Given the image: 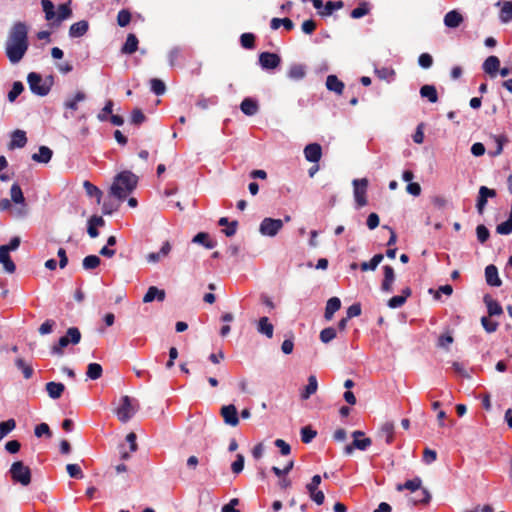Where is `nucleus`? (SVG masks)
<instances>
[{
    "instance_id": "f257e3e1",
    "label": "nucleus",
    "mask_w": 512,
    "mask_h": 512,
    "mask_svg": "<svg viewBox=\"0 0 512 512\" xmlns=\"http://www.w3.org/2000/svg\"><path fill=\"white\" fill-rule=\"evenodd\" d=\"M28 27L23 22H17L11 28L6 41V55L12 64L21 61L28 50Z\"/></svg>"
},
{
    "instance_id": "f03ea898",
    "label": "nucleus",
    "mask_w": 512,
    "mask_h": 512,
    "mask_svg": "<svg viewBox=\"0 0 512 512\" xmlns=\"http://www.w3.org/2000/svg\"><path fill=\"white\" fill-rule=\"evenodd\" d=\"M138 183V177L130 171L117 174L110 187V194L122 201L133 192Z\"/></svg>"
},
{
    "instance_id": "7ed1b4c3",
    "label": "nucleus",
    "mask_w": 512,
    "mask_h": 512,
    "mask_svg": "<svg viewBox=\"0 0 512 512\" xmlns=\"http://www.w3.org/2000/svg\"><path fill=\"white\" fill-rule=\"evenodd\" d=\"M41 5L45 13V19L51 27H58L64 20L71 17L72 11L67 4L59 5L57 11L50 0H42Z\"/></svg>"
},
{
    "instance_id": "20e7f679",
    "label": "nucleus",
    "mask_w": 512,
    "mask_h": 512,
    "mask_svg": "<svg viewBox=\"0 0 512 512\" xmlns=\"http://www.w3.org/2000/svg\"><path fill=\"white\" fill-rule=\"evenodd\" d=\"M81 340V332L77 327H70L66 335L59 338L58 342L50 349L52 355L62 356L64 348L69 344L77 345Z\"/></svg>"
},
{
    "instance_id": "39448f33",
    "label": "nucleus",
    "mask_w": 512,
    "mask_h": 512,
    "mask_svg": "<svg viewBox=\"0 0 512 512\" xmlns=\"http://www.w3.org/2000/svg\"><path fill=\"white\" fill-rule=\"evenodd\" d=\"M27 81L30 87V90L39 96H45L49 93L51 86H52V78L48 77L43 79L41 75L35 72H31L28 77Z\"/></svg>"
},
{
    "instance_id": "423d86ee",
    "label": "nucleus",
    "mask_w": 512,
    "mask_h": 512,
    "mask_svg": "<svg viewBox=\"0 0 512 512\" xmlns=\"http://www.w3.org/2000/svg\"><path fill=\"white\" fill-rule=\"evenodd\" d=\"M10 195L11 201L14 202L16 205H19V207L11 211L12 216L15 218L26 217L28 215V207L25 202V198L21 190V187L17 183L11 186Z\"/></svg>"
},
{
    "instance_id": "0eeeda50",
    "label": "nucleus",
    "mask_w": 512,
    "mask_h": 512,
    "mask_svg": "<svg viewBox=\"0 0 512 512\" xmlns=\"http://www.w3.org/2000/svg\"><path fill=\"white\" fill-rule=\"evenodd\" d=\"M137 410V402L129 396H123L116 409V415L121 422L125 423L134 416Z\"/></svg>"
},
{
    "instance_id": "6e6552de",
    "label": "nucleus",
    "mask_w": 512,
    "mask_h": 512,
    "mask_svg": "<svg viewBox=\"0 0 512 512\" xmlns=\"http://www.w3.org/2000/svg\"><path fill=\"white\" fill-rule=\"evenodd\" d=\"M10 475L14 482L28 486L31 482V470L22 461L14 462L10 467Z\"/></svg>"
},
{
    "instance_id": "1a4fd4ad",
    "label": "nucleus",
    "mask_w": 512,
    "mask_h": 512,
    "mask_svg": "<svg viewBox=\"0 0 512 512\" xmlns=\"http://www.w3.org/2000/svg\"><path fill=\"white\" fill-rule=\"evenodd\" d=\"M368 179H354L352 181L353 185V195L355 202L358 208L364 207L367 205V188H368Z\"/></svg>"
},
{
    "instance_id": "9d476101",
    "label": "nucleus",
    "mask_w": 512,
    "mask_h": 512,
    "mask_svg": "<svg viewBox=\"0 0 512 512\" xmlns=\"http://www.w3.org/2000/svg\"><path fill=\"white\" fill-rule=\"evenodd\" d=\"M283 225V220L267 217L261 221L259 232L263 236L274 237L283 228Z\"/></svg>"
},
{
    "instance_id": "9b49d317",
    "label": "nucleus",
    "mask_w": 512,
    "mask_h": 512,
    "mask_svg": "<svg viewBox=\"0 0 512 512\" xmlns=\"http://www.w3.org/2000/svg\"><path fill=\"white\" fill-rule=\"evenodd\" d=\"M352 436L354 438L353 443L350 445H347L344 448V453L347 455H351L353 453V450L359 449L361 451L366 450L371 445V439L364 437V433L362 431H354L352 433Z\"/></svg>"
},
{
    "instance_id": "f8f14e48",
    "label": "nucleus",
    "mask_w": 512,
    "mask_h": 512,
    "mask_svg": "<svg viewBox=\"0 0 512 512\" xmlns=\"http://www.w3.org/2000/svg\"><path fill=\"white\" fill-rule=\"evenodd\" d=\"M321 476L314 475L311 479V482L306 485L307 492L312 501H314L317 505H321L324 503L325 496L321 490H318V487L321 483Z\"/></svg>"
},
{
    "instance_id": "ddd939ff",
    "label": "nucleus",
    "mask_w": 512,
    "mask_h": 512,
    "mask_svg": "<svg viewBox=\"0 0 512 512\" xmlns=\"http://www.w3.org/2000/svg\"><path fill=\"white\" fill-rule=\"evenodd\" d=\"M280 62L281 58L275 53L262 52L259 55V64L264 70L275 69L279 66Z\"/></svg>"
},
{
    "instance_id": "4468645a",
    "label": "nucleus",
    "mask_w": 512,
    "mask_h": 512,
    "mask_svg": "<svg viewBox=\"0 0 512 512\" xmlns=\"http://www.w3.org/2000/svg\"><path fill=\"white\" fill-rule=\"evenodd\" d=\"M221 416L225 424L229 426L235 427L239 424L237 409L233 404L223 406L221 408Z\"/></svg>"
},
{
    "instance_id": "2eb2a0df",
    "label": "nucleus",
    "mask_w": 512,
    "mask_h": 512,
    "mask_svg": "<svg viewBox=\"0 0 512 512\" xmlns=\"http://www.w3.org/2000/svg\"><path fill=\"white\" fill-rule=\"evenodd\" d=\"M171 250H172L171 243L169 241H165V242H163V244L158 252H151V253L147 254L146 260L148 263H152V264L158 263L161 260H163L164 258H166L170 254Z\"/></svg>"
},
{
    "instance_id": "dca6fc26",
    "label": "nucleus",
    "mask_w": 512,
    "mask_h": 512,
    "mask_svg": "<svg viewBox=\"0 0 512 512\" xmlns=\"http://www.w3.org/2000/svg\"><path fill=\"white\" fill-rule=\"evenodd\" d=\"M464 21L463 15L458 10H451L445 14L443 22L447 28H457Z\"/></svg>"
},
{
    "instance_id": "f3484780",
    "label": "nucleus",
    "mask_w": 512,
    "mask_h": 512,
    "mask_svg": "<svg viewBox=\"0 0 512 512\" xmlns=\"http://www.w3.org/2000/svg\"><path fill=\"white\" fill-rule=\"evenodd\" d=\"M496 196V192L495 190L493 189H489L487 188L486 186H481L480 189H479V196H478V200H477V210L480 214L483 213L484 211V208L486 206V203H487V199L490 197V198H493Z\"/></svg>"
},
{
    "instance_id": "a211bd4d",
    "label": "nucleus",
    "mask_w": 512,
    "mask_h": 512,
    "mask_svg": "<svg viewBox=\"0 0 512 512\" xmlns=\"http://www.w3.org/2000/svg\"><path fill=\"white\" fill-rule=\"evenodd\" d=\"M304 155L307 161L317 163L322 156L321 146L317 143L308 144L304 149Z\"/></svg>"
},
{
    "instance_id": "6ab92c4d",
    "label": "nucleus",
    "mask_w": 512,
    "mask_h": 512,
    "mask_svg": "<svg viewBox=\"0 0 512 512\" xmlns=\"http://www.w3.org/2000/svg\"><path fill=\"white\" fill-rule=\"evenodd\" d=\"M383 271L384 279L381 284V290L385 293H390L392 291V286L395 281L394 269L391 266L386 265L383 267Z\"/></svg>"
},
{
    "instance_id": "aec40b11",
    "label": "nucleus",
    "mask_w": 512,
    "mask_h": 512,
    "mask_svg": "<svg viewBox=\"0 0 512 512\" xmlns=\"http://www.w3.org/2000/svg\"><path fill=\"white\" fill-rule=\"evenodd\" d=\"M485 279L490 286L499 287L502 284L498 275V269L492 264L485 268Z\"/></svg>"
},
{
    "instance_id": "412c9836",
    "label": "nucleus",
    "mask_w": 512,
    "mask_h": 512,
    "mask_svg": "<svg viewBox=\"0 0 512 512\" xmlns=\"http://www.w3.org/2000/svg\"><path fill=\"white\" fill-rule=\"evenodd\" d=\"M27 143L26 133L23 130H15L11 135L9 149L23 148Z\"/></svg>"
},
{
    "instance_id": "4be33fe9",
    "label": "nucleus",
    "mask_w": 512,
    "mask_h": 512,
    "mask_svg": "<svg viewBox=\"0 0 512 512\" xmlns=\"http://www.w3.org/2000/svg\"><path fill=\"white\" fill-rule=\"evenodd\" d=\"M165 291L162 289H159L155 286H151L148 288L146 294L143 297L144 303H150L154 300L163 301L165 299Z\"/></svg>"
},
{
    "instance_id": "5701e85b",
    "label": "nucleus",
    "mask_w": 512,
    "mask_h": 512,
    "mask_svg": "<svg viewBox=\"0 0 512 512\" xmlns=\"http://www.w3.org/2000/svg\"><path fill=\"white\" fill-rule=\"evenodd\" d=\"M0 264L3 265V268L7 273L11 274L15 272L16 266L12 261L6 247H0Z\"/></svg>"
},
{
    "instance_id": "b1692460",
    "label": "nucleus",
    "mask_w": 512,
    "mask_h": 512,
    "mask_svg": "<svg viewBox=\"0 0 512 512\" xmlns=\"http://www.w3.org/2000/svg\"><path fill=\"white\" fill-rule=\"evenodd\" d=\"M257 331L265 335L267 338H272L274 333V326L269 321L268 317H261L257 323Z\"/></svg>"
},
{
    "instance_id": "393cba45",
    "label": "nucleus",
    "mask_w": 512,
    "mask_h": 512,
    "mask_svg": "<svg viewBox=\"0 0 512 512\" xmlns=\"http://www.w3.org/2000/svg\"><path fill=\"white\" fill-rule=\"evenodd\" d=\"M483 300L487 307L489 316H498L503 313L501 305L496 300H494L490 295H485Z\"/></svg>"
},
{
    "instance_id": "a878e982",
    "label": "nucleus",
    "mask_w": 512,
    "mask_h": 512,
    "mask_svg": "<svg viewBox=\"0 0 512 512\" xmlns=\"http://www.w3.org/2000/svg\"><path fill=\"white\" fill-rule=\"evenodd\" d=\"M500 60L496 56H489L483 63V70L485 73L490 76H495L496 72L499 70Z\"/></svg>"
},
{
    "instance_id": "bb28decb",
    "label": "nucleus",
    "mask_w": 512,
    "mask_h": 512,
    "mask_svg": "<svg viewBox=\"0 0 512 512\" xmlns=\"http://www.w3.org/2000/svg\"><path fill=\"white\" fill-rule=\"evenodd\" d=\"M46 391L51 399H58L65 390L64 384L60 382H48L45 386Z\"/></svg>"
},
{
    "instance_id": "cd10ccee",
    "label": "nucleus",
    "mask_w": 512,
    "mask_h": 512,
    "mask_svg": "<svg viewBox=\"0 0 512 512\" xmlns=\"http://www.w3.org/2000/svg\"><path fill=\"white\" fill-rule=\"evenodd\" d=\"M318 389V382L315 375H310L308 377V384L301 392V399L307 400L311 395L315 394Z\"/></svg>"
},
{
    "instance_id": "c85d7f7f",
    "label": "nucleus",
    "mask_w": 512,
    "mask_h": 512,
    "mask_svg": "<svg viewBox=\"0 0 512 512\" xmlns=\"http://www.w3.org/2000/svg\"><path fill=\"white\" fill-rule=\"evenodd\" d=\"M414 493H415V496H411L408 498V501L412 505L427 504L430 501L431 495L427 489L421 488Z\"/></svg>"
},
{
    "instance_id": "c756f323",
    "label": "nucleus",
    "mask_w": 512,
    "mask_h": 512,
    "mask_svg": "<svg viewBox=\"0 0 512 512\" xmlns=\"http://www.w3.org/2000/svg\"><path fill=\"white\" fill-rule=\"evenodd\" d=\"M104 224H105V221L102 217L92 216L88 220L87 232H88L89 236L91 238H96L99 235L97 227H102Z\"/></svg>"
},
{
    "instance_id": "7c9ffc66",
    "label": "nucleus",
    "mask_w": 512,
    "mask_h": 512,
    "mask_svg": "<svg viewBox=\"0 0 512 512\" xmlns=\"http://www.w3.org/2000/svg\"><path fill=\"white\" fill-rule=\"evenodd\" d=\"M88 30V22L81 20L70 26L69 36L72 38L82 37Z\"/></svg>"
},
{
    "instance_id": "2f4dec72",
    "label": "nucleus",
    "mask_w": 512,
    "mask_h": 512,
    "mask_svg": "<svg viewBox=\"0 0 512 512\" xmlns=\"http://www.w3.org/2000/svg\"><path fill=\"white\" fill-rule=\"evenodd\" d=\"M85 99V93L78 91L73 97H69L65 100L64 107L68 110L76 111L78 110V103L84 101Z\"/></svg>"
},
{
    "instance_id": "473e14b6",
    "label": "nucleus",
    "mask_w": 512,
    "mask_h": 512,
    "mask_svg": "<svg viewBox=\"0 0 512 512\" xmlns=\"http://www.w3.org/2000/svg\"><path fill=\"white\" fill-rule=\"evenodd\" d=\"M498 6L501 5L499 19L502 23H508L512 20V2L504 1L503 3L498 2Z\"/></svg>"
},
{
    "instance_id": "72a5a7b5",
    "label": "nucleus",
    "mask_w": 512,
    "mask_h": 512,
    "mask_svg": "<svg viewBox=\"0 0 512 512\" xmlns=\"http://www.w3.org/2000/svg\"><path fill=\"white\" fill-rule=\"evenodd\" d=\"M341 307V301L338 297H332L327 301L325 308V318L331 320L334 313L337 312Z\"/></svg>"
},
{
    "instance_id": "f704fd0d",
    "label": "nucleus",
    "mask_w": 512,
    "mask_h": 512,
    "mask_svg": "<svg viewBox=\"0 0 512 512\" xmlns=\"http://www.w3.org/2000/svg\"><path fill=\"white\" fill-rule=\"evenodd\" d=\"M52 150L47 146H41L38 153L32 155V159L38 163H48L52 158Z\"/></svg>"
},
{
    "instance_id": "c9c22d12",
    "label": "nucleus",
    "mask_w": 512,
    "mask_h": 512,
    "mask_svg": "<svg viewBox=\"0 0 512 512\" xmlns=\"http://www.w3.org/2000/svg\"><path fill=\"white\" fill-rule=\"evenodd\" d=\"M411 295V290L409 288H405L403 291H402V295H397V296H393L389 301H388V306L392 309H396V308H399L401 307L402 305H404V303L406 302L407 298Z\"/></svg>"
},
{
    "instance_id": "e433bc0d",
    "label": "nucleus",
    "mask_w": 512,
    "mask_h": 512,
    "mask_svg": "<svg viewBox=\"0 0 512 512\" xmlns=\"http://www.w3.org/2000/svg\"><path fill=\"white\" fill-rule=\"evenodd\" d=\"M240 108L245 115L253 116L258 112V103L251 98H245L242 101Z\"/></svg>"
},
{
    "instance_id": "4c0bfd02",
    "label": "nucleus",
    "mask_w": 512,
    "mask_h": 512,
    "mask_svg": "<svg viewBox=\"0 0 512 512\" xmlns=\"http://www.w3.org/2000/svg\"><path fill=\"white\" fill-rule=\"evenodd\" d=\"M422 488V480L419 477H415L411 480H407L404 484H398L396 489L398 491H402L404 489L409 490L410 492H416Z\"/></svg>"
},
{
    "instance_id": "58836bf2",
    "label": "nucleus",
    "mask_w": 512,
    "mask_h": 512,
    "mask_svg": "<svg viewBox=\"0 0 512 512\" xmlns=\"http://www.w3.org/2000/svg\"><path fill=\"white\" fill-rule=\"evenodd\" d=\"M326 87L330 91L341 94L344 89V84L335 75H329L326 79Z\"/></svg>"
},
{
    "instance_id": "ea45409f",
    "label": "nucleus",
    "mask_w": 512,
    "mask_h": 512,
    "mask_svg": "<svg viewBox=\"0 0 512 512\" xmlns=\"http://www.w3.org/2000/svg\"><path fill=\"white\" fill-rule=\"evenodd\" d=\"M192 242L196 243V244H201L204 247H206L207 249H213L216 245V243L214 241H212L209 238V235L205 232H200V233L196 234L193 237Z\"/></svg>"
},
{
    "instance_id": "a19ab883",
    "label": "nucleus",
    "mask_w": 512,
    "mask_h": 512,
    "mask_svg": "<svg viewBox=\"0 0 512 512\" xmlns=\"http://www.w3.org/2000/svg\"><path fill=\"white\" fill-rule=\"evenodd\" d=\"M420 95L423 98H427L431 103L438 101L437 90L433 85H424L420 89Z\"/></svg>"
},
{
    "instance_id": "79ce46f5",
    "label": "nucleus",
    "mask_w": 512,
    "mask_h": 512,
    "mask_svg": "<svg viewBox=\"0 0 512 512\" xmlns=\"http://www.w3.org/2000/svg\"><path fill=\"white\" fill-rule=\"evenodd\" d=\"M103 369L98 363H90L87 366L86 376L88 379L97 380L102 376Z\"/></svg>"
},
{
    "instance_id": "37998d69",
    "label": "nucleus",
    "mask_w": 512,
    "mask_h": 512,
    "mask_svg": "<svg viewBox=\"0 0 512 512\" xmlns=\"http://www.w3.org/2000/svg\"><path fill=\"white\" fill-rule=\"evenodd\" d=\"M138 48V39L134 34H129L127 36L126 42L122 48L123 53L132 54Z\"/></svg>"
},
{
    "instance_id": "c03bdc74",
    "label": "nucleus",
    "mask_w": 512,
    "mask_h": 512,
    "mask_svg": "<svg viewBox=\"0 0 512 512\" xmlns=\"http://www.w3.org/2000/svg\"><path fill=\"white\" fill-rule=\"evenodd\" d=\"M383 255L376 254L372 257V259L368 262H362L360 268L362 271H374L377 266L382 262Z\"/></svg>"
},
{
    "instance_id": "a18cd8bd",
    "label": "nucleus",
    "mask_w": 512,
    "mask_h": 512,
    "mask_svg": "<svg viewBox=\"0 0 512 512\" xmlns=\"http://www.w3.org/2000/svg\"><path fill=\"white\" fill-rule=\"evenodd\" d=\"M306 74L305 67L300 64H294L289 68L288 77L292 80H301Z\"/></svg>"
},
{
    "instance_id": "49530a36",
    "label": "nucleus",
    "mask_w": 512,
    "mask_h": 512,
    "mask_svg": "<svg viewBox=\"0 0 512 512\" xmlns=\"http://www.w3.org/2000/svg\"><path fill=\"white\" fill-rule=\"evenodd\" d=\"M83 187L88 196L95 197L97 203H100L103 193L98 187H96L89 181H84Z\"/></svg>"
},
{
    "instance_id": "de8ad7c7",
    "label": "nucleus",
    "mask_w": 512,
    "mask_h": 512,
    "mask_svg": "<svg viewBox=\"0 0 512 512\" xmlns=\"http://www.w3.org/2000/svg\"><path fill=\"white\" fill-rule=\"evenodd\" d=\"M271 29L277 30L280 26H284L286 30H292L293 22L289 18H273L270 23Z\"/></svg>"
},
{
    "instance_id": "09e8293b",
    "label": "nucleus",
    "mask_w": 512,
    "mask_h": 512,
    "mask_svg": "<svg viewBox=\"0 0 512 512\" xmlns=\"http://www.w3.org/2000/svg\"><path fill=\"white\" fill-rule=\"evenodd\" d=\"M493 140H494V143H495L494 150H489L488 151V154L491 157H495V156L500 155L502 153V151H503V146H504L505 142L507 141V139L505 137H503V136H494Z\"/></svg>"
},
{
    "instance_id": "8fccbe9b",
    "label": "nucleus",
    "mask_w": 512,
    "mask_h": 512,
    "mask_svg": "<svg viewBox=\"0 0 512 512\" xmlns=\"http://www.w3.org/2000/svg\"><path fill=\"white\" fill-rule=\"evenodd\" d=\"M375 73L378 76V78L385 80L387 82L393 81L395 76L394 70L389 67L376 68Z\"/></svg>"
},
{
    "instance_id": "3c124183",
    "label": "nucleus",
    "mask_w": 512,
    "mask_h": 512,
    "mask_svg": "<svg viewBox=\"0 0 512 512\" xmlns=\"http://www.w3.org/2000/svg\"><path fill=\"white\" fill-rule=\"evenodd\" d=\"M100 258L96 255H89L83 259L82 265L85 270H92L100 265Z\"/></svg>"
},
{
    "instance_id": "603ef678",
    "label": "nucleus",
    "mask_w": 512,
    "mask_h": 512,
    "mask_svg": "<svg viewBox=\"0 0 512 512\" xmlns=\"http://www.w3.org/2000/svg\"><path fill=\"white\" fill-rule=\"evenodd\" d=\"M16 427V422L14 419H9L7 421L0 423V441L8 435L11 431H13Z\"/></svg>"
},
{
    "instance_id": "864d4df0",
    "label": "nucleus",
    "mask_w": 512,
    "mask_h": 512,
    "mask_svg": "<svg viewBox=\"0 0 512 512\" xmlns=\"http://www.w3.org/2000/svg\"><path fill=\"white\" fill-rule=\"evenodd\" d=\"M343 7V3L341 1L332 2L328 1L323 7V11L320 12L323 16L331 15L334 11L339 10Z\"/></svg>"
},
{
    "instance_id": "5fc2aeb1",
    "label": "nucleus",
    "mask_w": 512,
    "mask_h": 512,
    "mask_svg": "<svg viewBox=\"0 0 512 512\" xmlns=\"http://www.w3.org/2000/svg\"><path fill=\"white\" fill-rule=\"evenodd\" d=\"M113 101L107 100L105 103V106L102 108V110L98 113L97 118L99 121L104 122L108 120V115H110L113 111Z\"/></svg>"
},
{
    "instance_id": "6e6d98bb",
    "label": "nucleus",
    "mask_w": 512,
    "mask_h": 512,
    "mask_svg": "<svg viewBox=\"0 0 512 512\" xmlns=\"http://www.w3.org/2000/svg\"><path fill=\"white\" fill-rule=\"evenodd\" d=\"M151 91L156 95H162L165 93L166 86L160 79L154 78L150 81Z\"/></svg>"
},
{
    "instance_id": "4d7b16f0",
    "label": "nucleus",
    "mask_w": 512,
    "mask_h": 512,
    "mask_svg": "<svg viewBox=\"0 0 512 512\" xmlns=\"http://www.w3.org/2000/svg\"><path fill=\"white\" fill-rule=\"evenodd\" d=\"M336 330L333 327H328L320 332V340L327 344L336 337Z\"/></svg>"
},
{
    "instance_id": "13d9d810",
    "label": "nucleus",
    "mask_w": 512,
    "mask_h": 512,
    "mask_svg": "<svg viewBox=\"0 0 512 512\" xmlns=\"http://www.w3.org/2000/svg\"><path fill=\"white\" fill-rule=\"evenodd\" d=\"M245 458L242 454H237L235 461L231 464V470L234 474H239L244 469Z\"/></svg>"
},
{
    "instance_id": "bf43d9fd",
    "label": "nucleus",
    "mask_w": 512,
    "mask_h": 512,
    "mask_svg": "<svg viewBox=\"0 0 512 512\" xmlns=\"http://www.w3.org/2000/svg\"><path fill=\"white\" fill-rule=\"evenodd\" d=\"M217 97L216 96H212V97H200L198 99V101L196 102V105L201 108V109H207L209 108L210 106H213V105H216L217 104Z\"/></svg>"
},
{
    "instance_id": "052dcab7",
    "label": "nucleus",
    "mask_w": 512,
    "mask_h": 512,
    "mask_svg": "<svg viewBox=\"0 0 512 512\" xmlns=\"http://www.w3.org/2000/svg\"><path fill=\"white\" fill-rule=\"evenodd\" d=\"M496 232L501 235L511 234L512 233V220H510L508 218L506 221L498 224L496 227Z\"/></svg>"
},
{
    "instance_id": "680f3d73",
    "label": "nucleus",
    "mask_w": 512,
    "mask_h": 512,
    "mask_svg": "<svg viewBox=\"0 0 512 512\" xmlns=\"http://www.w3.org/2000/svg\"><path fill=\"white\" fill-rule=\"evenodd\" d=\"M381 432H382L383 435H385L386 442L388 444L391 443L392 440H393V435H394V425H393V423L386 422L385 424H383V426L381 427Z\"/></svg>"
},
{
    "instance_id": "e2e57ef3",
    "label": "nucleus",
    "mask_w": 512,
    "mask_h": 512,
    "mask_svg": "<svg viewBox=\"0 0 512 512\" xmlns=\"http://www.w3.org/2000/svg\"><path fill=\"white\" fill-rule=\"evenodd\" d=\"M24 87L21 82H14L12 89L8 93V99L13 102L23 91Z\"/></svg>"
},
{
    "instance_id": "0e129e2a",
    "label": "nucleus",
    "mask_w": 512,
    "mask_h": 512,
    "mask_svg": "<svg viewBox=\"0 0 512 512\" xmlns=\"http://www.w3.org/2000/svg\"><path fill=\"white\" fill-rule=\"evenodd\" d=\"M66 470L68 475L72 478L81 479L83 477L82 470L78 464H68Z\"/></svg>"
},
{
    "instance_id": "69168bd1",
    "label": "nucleus",
    "mask_w": 512,
    "mask_h": 512,
    "mask_svg": "<svg viewBox=\"0 0 512 512\" xmlns=\"http://www.w3.org/2000/svg\"><path fill=\"white\" fill-rule=\"evenodd\" d=\"M369 12V8L366 3L360 4L357 8L353 9L351 12V17L354 19H359Z\"/></svg>"
},
{
    "instance_id": "338daca9",
    "label": "nucleus",
    "mask_w": 512,
    "mask_h": 512,
    "mask_svg": "<svg viewBox=\"0 0 512 512\" xmlns=\"http://www.w3.org/2000/svg\"><path fill=\"white\" fill-rule=\"evenodd\" d=\"M481 324L486 332L493 333L498 328V323L495 321L490 320L488 317H482L481 318Z\"/></svg>"
},
{
    "instance_id": "774afa93",
    "label": "nucleus",
    "mask_w": 512,
    "mask_h": 512,
    "mask_svg": "<svg viewBox=\"0 0 512 512\" xmlns=\"http://www.w3.org/2000/svg\"><path fill=\"white\" fill-rule=\"evenodd\" d=\"M316 436V431L312 430L310 427H303L301 429V440L304 443L311 442Z\"/></svg>"
}]
</instances>
